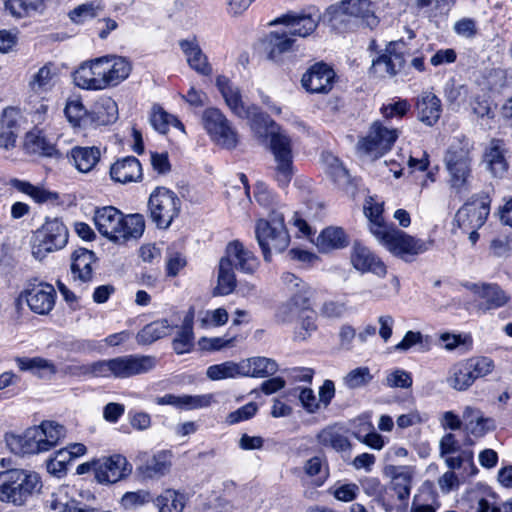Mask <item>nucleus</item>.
<instances>
[{
    "label": "nucleus",
    "mask_w": 512,
    "mask_h": 512,
    "mask_svg": "<svg viewBox=\"0 0 512 512\" xmlns=\"http://www.w3.org/2000/svg\"><path fill=\"white\" fill-rule=\"evenodd\" d=\"M413 380L409 372L403 369H394L387 373L384 384L390 388L407 389L412 386Z\"/></svg>",
    "instance_id": "obj_64"
},
{
    "label": "nucleus",
    "mask_w": 512,
    "mask_h": 512,
    "mask_svg": "<svg viewBox=\"0 0 512 512\" xmlns=\"http://www.w3.org/2000/svg\"><path fill=\"white\" fill-rule=\"evenodd\" d=\"M245 112L246 114L239 118L246 119L250 128L258 136H270L271 130L279 129L276 123L267 114L263 113L258 106L250 104Z\"/></svg>",
    "instance_id": "obj_37"
},
{
    "label": "nucleus",
    "mask_w": 512,
    "mask_h": 512,
    "mask_svg": "<svg viewBox=\"0 0 512 512\" xmlns=\"http://www.w3.org/2000/svg\"><path fill=\"white\" fill-rule=\"evenodd\" d=\"M347 244L348 241L344 231L338 227H328L324 229L316 240V245L322 252L340 249L347 246Z\"/></svg>",
    "instance_id": "obj_48"
},
{
    "label": "nucleus",
    "mask_w": 512,
    "mask_h": 512,
    "mask_svg": "<svg viewBox=\"0 0 512 512\" xmlns=\"http://www.w3.org/2000/svg\"><path fill=\"white\" fill-rule=\"evenodd\" d=\"M491 200L488 196L472 197L456 213V221L464 231L478 230L490 213Z\"/></svg>",
    "instance_id": "obj_16"
},
{
    "label": "nucleus",
    "mask_w": 512,
    "mask_h": 512,
    "mask_svg": "<svg viewBox=\"0 0 512 512\" xmlns=\"http://www.w3.org/2000/svg\"><path fill=\"white\" fill-rule=\"evenodd\" d=\"M96 256L93 251L86 248H78L71 255V273L74 280L83 283L89 282L93 277V264Z\"/></svg>",
    "instance_id": "obj_33"
},
{
    "label": "nucleus",
    "mask_w": 512,
    "mask_h": 512,
    "mask_svg": "<svg viewBox=\"0 0 512 512\" xmlns=\"http://www.w3.org/2000/svg\"><path fill=\"white\" fill-rule=\"evenodd\" d=\"M408 55L402 40L390 42L385 52L372 61L370 73L378 78L393 77L404 67Z\"/></svg>",
    "instance_id": "obj_15"
},
{
    "label": "nucleus",
    "mask_w": 512,
    "mask_h": 512,
    "mask_svg": "<svg viewBox=\"0 0 512 512\" xmlns=\"http://www.w3.org/2000/svg\"><path fill=\"white\" fill-rule=\"evenodd\" d=\"M159 512H182L185 507L184 495L168 489L159 495L155 500Z\"/></svg>",
    "instance_id": "obj_54"
},
{
    "label": "nucleus",
    "mask_w": 512,
    "mask_h": 512,
    "mask_svg": "<svg viewBox=\"0 0 512 512\" xmlns=\"http://www.w3.org/2000/svg\"><path fill=\"white\" fill-rule=\"evenodd\" d=\"M373 375L366 366L356 367L350 370L342 379L343 385L350 389L356 390L364 388L371 383Z\"/></svg>",
    "instance_id": "obj_56"
},
{
    "label": "nucleus",
    "mask_w": 512,
    "mask_h": 512,
    "mask_svg": "<svg viewBox=\"0 0 512 512\" xmlns=\"http://www.w3.org/2000/svg\"><path fill=\"white\" fill-rule=\"evenodd\" d=\"M64 426L54 421H43L22 434L6 435V445L16 455L39 454L57 446L65 437Z\"/></svg>",
    "instance_id": "obj_2"
},
{
    "label": "nucleus",
    "mask_w": 512,
    "mask_h": 512,
    "mask_svg": "<svg viewBox=\"0 0 512 512\" xmlns=\"http://www.w3.org/2000/svg\"><path fill=\"white\" fill-rule=\"evenodd\" d=\"M101 152L97 147H74L70 152V159L79 172L88 173L99 162Z\"/></svg>",
    "instance_id": "obj_42"
},
{
    "label": "nucleus",
    "mask_w": 512,
    "mask_h": 512,
    "mask_svg": "<svg viewBox=\"0 0 512 512\" xmlns=\"http://www.w3.org/2000/svg\"><path fill=\"white\" fill-rule=\"evenodd\" d=\"M464 287L471 291L479 300V309L486 312L505 306L510 296L495 283L466 282Z\"/></svg>",
    "instance_id": "obj_21"
},
{
    "label": "nucleus",
    "mask_w": 512,
    "mask_h": 512,
    "mask_svg": "<svg viewBox=\"0 0 512 512\" xmlns=\"http://www.w3.org/2000/svg\"><path fill=\"white\" fill-rule=\"evenodd\" d=\"M156 402L159 405H171L182 410H194L209 407L214 402V395L166 394L158 397Z\"/></svg>",
    "instance_id": "obj_32"
},
{
    "label": "nucleus",
    "mask_w": 512,
    "mask_h": 512,
    "mask_svg": "<svg viewBox=\"0 0 512 512\" xmlns=\"http://www.w3.org/2000/svg\"><path fill=\"white\" fill-rule=\"evenodd\" d=\"M18 299L25 301L33 313L48 315L55 306L56 291L48 283H29L19 294Z\"/></svg>",
    "instance_id": "obj_17"
},
{
    "label": "nucleus",
    "mask_w": 512,
    "mask_h": 512,
    "mask_svg": "<svg viewBox=\"0 0 512 512\" xmlns=\"http://www.w3.org/2000/svg\"><path fill=\"white\" fill-rule=\"evenodd\" d=\"M236 287V277L232 263L229 258H221L218 267L217 286L214 288V295H229Z\"/></svg>",
    "instance_id": "obj_45"
},
{
    "label": "nucleus",
    "mask_w": 512,
    "mask_h": 512,
    "mask_svg": "<svg viewBox=\"0 0 512 512\" xmlns=\"http://www.w3.org/2000/svg\"><path fill=\"white\" fill-rule=\"evenodd\" d=\"M474 382L476 379L485 377L494 369V362L488 357H473L465 360Z\"/></svg>",
    "instance_id": "obj_62"
},
{
    "label": "nucleus",
    "mask_w": 512,
    "mask_h": 512,
    "mask_svg": "<svg viewBox=\"0 0 512 512\" xmlns=\"http://www.w3.org/2000/svg\"><path fill=\"white\" fill-rule=\"evenodd\" d=\"M351 263L361 273H373L378 277L387 274V267L384 262L368 247L355 243L351 251Z\"/></svg>",
    "instance_id": "obj_24"
},
{
    "label": "nucleus",
    "mask_w": 512,
    "mask_h": 512,
    "mask_svg": "<svg viewBox=\"0 0 512 512\" xmlns=\"http://www.w3.org/2000/svg\"><path fill=\"white\" fill-rule=\"evenodd\" d=\"M335 13L339 17L348 16L359 19L370 28L378 24V19L369 0H343L335 8Z\"/></svg>",
    "instance_id": "obj_26"
},
{
    "label": "nucleus",
    "mask_w": 512,
    "mask_h": 512,
    "mask_svg": "<svg viewBox=\"0 0 512 512\" xmlns=\"http://www.w3.org/2000/svg\"><path fill=\"white\" fill-rule=\"evenodd\" d=\"M473 143L464 135L455 136L445 153L449 183L456 192L467 190L472 174Z\"/></svg>",
    "instance_id": "obj_6"
},
{
    "label": "nucleus",
    "mask_w": 512,
    "mask_h": 512,
    "mask_svg": "<svg viewBox=\"0 0 512 512\" xmlns=\"http://www.w3.org/2000/svg\"><path fill=\"white\" fill-rule=\"evenodd\" d=\"M484 160L490 172L496 177H502L508 170L505 149L503 143L499 140L491 141L485 152Z\"/></svg>",
    "instance_id": "obj_41"
},
{
    "label": "nucleus",
    "mask_w": 512,
    "mask_h": 512,
    "mask_svg": "<svg viewBox=\"0 0 512 512\" xmlns=\"http://www.w3.org/2000/svg\"><path fill=\"white\" fill-rule=\"evenodd\" d=\"M255 237L266 262L271 261L272 251L283 252L290 243L283 213L272 211L268 219H258L255 224Z\"/></svg>",
    "instance_id": "obj_8"
},
{
    "label": "nucleus",
    "mask_w": 512,
    "mask_h": 512,
    "mask_svg": "<svg viewBox=\"0 0 512 512\" xmlns=\"http://www.w3.org/2000/svg\"><path fill=\"white\" fill-rule=\"evenodd\" d=\"M463 418L466 421V427L476 437H482L487 432L496 428L494 419L484 417L483 413L474 407L466 406L463 411Z\"/></svg>",
    "instance_id": "obj_39"
},
{
    "label": "nucleus",
    "mask_w": 512,
    "mask_h": 512,
    "mask_svg": "<svg viewBox=\"0 0 512 512\" xmlns=\"http://www.w3.org/2000/svg\"><path fill=\"white\" fill-rule=\"evenodd\" d=\"M170 332L171 326L166 319L157 320L141 329L136 339L139 344L147 345L169 335Z\"/></svg>",
    "instance_id": "obj_50"
},
{
    "label": "nucleus",
    "mask_w": 512,
    "mask_h": 512,
    "mask_svg": "<svg viewBox=\"0 0 512 512\" xmlns=\"http://www.w3.org/2000/svg\"><path fill=\"white\" fill-rule=\"evenodd\" d=\"M75 490L69 485L55 488L46 500L49 512H111L101 511L75 499Z\"/></svg>",
    "instance_id": "obj_19"
},
{
    "label": "nucleus",
    "mask_w": 512,
    "mask_h": 512,
    "mask_svg": "<svg viewBox=\"0 0 512 512\" xmlns=\"http://www.w3.org/2000/svg\"><path fill=\"white\" fill-rule=\"evenodd\" d=\"M102 377L127 379L148 373L156 366V358L150 355H123L107 360H101Z\"/></svg>",
    "instance_id": "obj_9"
},
{
    "label": "nucleus",
    "mask_w": 512,
    "mask_h": 512,
    "mask_svg": "<svg viewBox=\"0 0 512 512\" xmlns=\"http://www.w3.org/2000/svg\"><path fill=\"white\" fill-rule=\"evenodd\" d=\"M68 242V230L57 218L48 219L34 234L33 255L62 249Z\"/></svg>",
    "instance_id": "obj_14"
},
{
    "label": "nucleus",
    "mask_w": 512,
    "mask_h": 512,
    "mask_svg": "<svg viewBox=\"0 0 512 512\" xmlns=\"http://www.w3.org/2000/svg\"><path fill=\"white\" fill-rule=\"evenodd\" d=\"M364 213L370 221V231L374 235V228L376 226L381 227L383 230H387L390 226L386 225L382 218L383 204L376 203L372 198L366 201L364 205Z\"/></svg>",
    "instance_id": "obj_60"
},
{
    "label": "nucleus",
    "mask_w": 512,
    "mask_h": 512,
    "mask_svg": "<svg viewBox=\"0 0 512 512\" xmlns=\"http://www.w3.org/2000/svg\"><path fill=\"white\" fill-rule=\"evenodd\" d=\"M445 462L451 471L463 469L467 476L475 475L478 471L473 462V452L471 450L462 451L458 456H448L445 458Z\"/></svg>",
    "instance_id": "obj_58"
},
{
    "label": "nucleus",
    "mask_w": 512,
    "mask_h": 512,
    "mask_svg": "<svg viewBox=\"0 0 512 512\" xmlns=\"http://www.w3.org/2000/svg\"><path fill=\"white\" fill-rule=\"evenodd\" d=\"M56 82V68L54 64L47 63L38 69L29 80V88L38 95L49 92Z\"/></svg>",
    "instance_id": "obj_43"
},
{
    "label": "nucleus",
    "mask_w": 512,
    "mask_h": 512,
    "mask_svg": "<svg viewBox=\"0 0 512 512\" xmlns=\"http://www.w3.org/2000/svg\"><path fill=\"white\" fill-rule=\"evenodd\" d=\"M93 471L99 483L110 484L129 476L132 466L123 455L115 454L93 461Z\"/></svg>",
    "instance_id": "obj_18"
},
{
    "label": "nucleus",
    "mask_w": 512,
    "mask_h": 512,
    "mask_svg": "<svg viewBox=\"0 0 512 512\" xmlns=\"http://www.w3.org/2000/svg\"><path fill=\"white\" fill-rule=\"evenodd\" d=\"M193 313L189 312L182 323V327L173 340V349L177 354L190 351L193 346Z\"/></svg>",
    "instance_id": "obj_52"
},
{
    "label": "nucleus",
    "mask_w": 512,
    "mask_h": 512,
    "mask_svg": "<svg viewBox=\"0 0 512 512\" xmlns=\"http://www.w3.org/2000/svg\"><path fill=\"white\" fill-rule=\"evenodd\" d=\"M243 365L242 361L236 363L233 361H226L221 364H216L208 367L207 377L211 380H221L226 378L243 377L242 376Z\"/></svg>",
    "instance_id": "obj_55"
},
{
    "label": "nucleus",
    "mask_w": 512,
    "mask_h": 512,
    "mask_svg": "<svg viewBox=\"0 0 512 512\" xmlns=\"http://www.w3.org/2000/svg\"><path fill=\"white\" fill-rule=\"evenodd\" d=\"M270 149L274 156L275 179L279 186H287L293 176L292 143L282 129L270 131Z\"/></svg>",
    "instance_id": "obj_12"
},
{
    "label": "nucleus",
    "mask_w": 512,
    "mask_h": 512,
    "mask_svg": "<svg viewBox=\"0 0 512 512\" xmlns=\"http://www.w3.org/2000/svg\"><path fill=\"white\" fill-rule=\"evenodd\" d=\"M455 1L456 0H414L416 7L430 18L447 15L455 4Z\"/></svg>",
    "instance_id": "obj_57"
},
{
    "label": "nucleus",
    "mask_w": 512,
    "mask_h": 512,
    "mask_svg": "<svg viewBox=\"0 0 512 512\" xmlns=\"http://www.w3.org/2000/svg\"><path fill=\"white\" fill-rule=\"evenodd\" d=\"M201 122L214 144L228 150L236 148L239 142L238 132L220 109L206 108L202 113Z\"/></svg>",
    "instance_id": "obj_10"
},
{
    "label": "nucleus",
    "mask_w": 512,
    "mask_h": 512,
    "mask_svg": "<svg viewBox=\"0 0 512 512\" xmlns=\"http://www.w3.org/2000/svg\"><path fill=\"white\" fill-rule=\"evenodd\" d=\"M44 7V0H7L5 8L16 18L30 16L32 13L39 12Z\"/></svg>",
    "instance_id": "obj_53"
},
{
    "label": "nucleus",
    "mask_w": 512,
    "mask_h": 512,
    "mask_svg": "<svg viewBox=\"0 0 512 512\" xmlns=\"http://www.w3.org/2000/svg\"><path fill=\"white\" fill-rule=\"evenodd\" d=\"M336 73L328 64L318 62L302 76V87L309 93L327 94L335 83Z\"/></svg>",
    "instance_id": "obj_20"
},
{
    "label": "nucleus",
    "mask_w": 512,
    "mask_h": 512,
    "mask_svg": "<svg viewBox=\"0 0 512 512\" xmlns=\"http://www.w3.org/2000/svg\"><path fill=\"white\" fill-rule=\"evenodd\" d=\"M11 185L18 191L30 196L37 203H45L58 199V195L56 193L51 192L42 186L32 185L26 181L13 179L11 180Z\"/></svg>",
    "instance_id": "obj_51"
},
{
    "label": "nucleus",
    "mask_w": 512,
    "mask_h": 512,
    "mask_svg": "<svg viewBox=\"0 0 512 512\" xmlns=\"http://www.w3.org/2000/svg\"><path fill=\"white\" fill-rule=\"evenodd\" d=\"M181 210L177 194L165 187H157L148 200L149 217L159 229H167Z\"/></svg>",
    "instance_id": "obj_11"
},
{
    "label": "nucleus",
    "mask_w": 512,
    "mask_h": 512,
    "mask_svg": "<svg viewBox=\"0 0 512 512\" xmlns=\"http://www.w3.org/2000/svg\"><path fill=\"white\" fill-rule=\"evenodd\" d=\"M318 440L321 445L331 447L335 451L341 453H349L352 448V444L348 437L333 427L323 429L318 434Z\"/></svg>",
    "instance_id": "obj_49"
},
{
    "label": "nucleus",
    "mask_w": 512,
    "mask_h": 512,
    "mask_svg": "<svg viewBox=\"0 0 512 512\" xmlns=\"http://www.w3.org/2000/svg\"><path fill=\"white\" fill-rule=\"evenodd\" d=\"M416 108L418 119L428 126H433L442 113L441 100L432 92L427 91L418 98Z\"/></svg>",
    "instance_id": "obj_34"
},
{
    "label": "nucleus",
    "mask_w": 512,
    "mask_h": 512,
    "mask_svg": "<svg viewBox=\"0 0 512 512\" xmlns=\"http://www.w3.org/2000/svg\"><path fill=\"white\" fill-rule=\"evenodd\" d=\"M216 86L232 114L238 118L244 116L248 105L243 101L240 88L223 75L217 77Z\"/></svg>",
    "instance_id": "obj_30"
},
{
    "label": "nucleus",
    "mask_w": 512,
    "mask_h": 512,
    "mask_svg": "<svg viewBox=\"0 0 512 512\" xmlns=\"http://www.w3.org/2000/svg\"><path fill=\"white\" fill-rule=\"evenodd\" d=\"M398 136L397 129L387 128L376 121L371 125L367 135L359 139L357 150L373 160L378 159L391 149Z\"/></svg>",
    "instance_id": "obj_13"
},
{
    "label": "nucleus",
    "mask_w": 512,
    "mask_h": 512,
    "mask_svg": "<svg viewBox=\"0 0 512 512\" xmlns=\"http://www.w3.org/2000/svg\"><path fill=\"white\" fill-rule=\"evenodd\" d=\"M361 487L364 493L373 498L386 512H392L395 509V503L388 494V488L383 485L378 478L366 477L361 481Z\"/></svg>",
    "instance_id": "obj_38"
},
{
    "label": "nucleus",
    "mask_w": 512,
    "mask_h": 512,
    "mask_svg": "<svg viewBox=\"0 0 512 512\" xmlns=\"http://www.w3.org/2000/svg\"><path fill=\"white\" fill-rule=\"evenodd\" d=\"M152 500V496L148 490H137L132 492H126L121 497V506L125 510H135L139 507L144 506Z\"/></svg>",
    "instance_id": "obj_61"
},
{
    "label": "nucleus",
    "mask_w": 512,
    "mask_h": 512,
    "mask_svg": "<svg viewBox=\"0 0 512 512\" xmlns=\"http://www.w3.org/2000/svg\"><path fill=\"white\" fill-rule=\"evenodd\" d=\"M179 45L186 56L187 63L193 70L206 76L212 73L211 65L195 39L181 40Z\"/></svg>",
    "instance_id": "obj_35"
},
{
    "label": "nucleus",
    "mask_w": 512,
    "mask_h": 512,
    "mask_svg": "<svg viewBox=\"0 0 512 512\" xmlns=\"http://www.w3.org/2000/svg\"><path fill=\"white\" fill-rule=\"evenodd\" d=\"M98 231L116 243H124L139 238L145 228L144 219L139 214L124 216L113 206L98 208L94 214Z\"/></svg>",
    "instance_id": "obj_4"
},
{
    "label": "nucleus",
    "mask_w": 512,
    "mask_h": 512,
    "mask_svg": "<svg viewBox=\"0 0 512 512\" xmlns=\"http://www.w3.org/2000/svg\"><path fill=\"white\" fill-rule=\"evenodd\" d=\"M323 163L326 166L327 174L341 188L348 190L351 185V178L340 160L331 153L322 154Z\"/></svg>",
    "instance_id": "obj_47"
},
{
    "label": "nucleus",
    "mask_w": 512,
    "mask_h": 512,
    "mask_svg": "<svg viewBox=\"0 0 512 512\" xmlns=\"http://www.w3.org/2000/svg\"><path fill=\"white\" fill-rule=\"evenodd\" d=\"M475 512H500L496 494L487 486L477 485L467 493Z\"/></svg>",
    "instance_id": "obj_36"
},
{
    "label": "nucleus",
    "mask_w": 512,
    "mask_h": 512,
    "mask_svg": "<svg viewBox=\"0 0 512 512\" xmlns=\"http://www.w3.org/2000/svg\"><path fill=\"white\" fill-rule=\"evenodd\" d=\"M64 426L54 421H43L22 434L6 435V445L16 455L39 454L57 446L65 437Z\"/></svg>",
    "instance_id": "obj_3"
},
{
    "label": "nucleus",
    "mask_w": 512,
    "mask_h": 512,
    "mask_svg": "<svg viewBox=\"0 0 512 512\" xmlns=\"http://www.w3.org/2000/svg\"><path fill=\"white\" fill-rule=\"evenodd\" d=\"M415 470L411 466L393 467L391 470L390 488L396 494L399 504L394 511L404 512L408 507Z\"/></svg>",
    "instance_id": "obj_23"
},
{
    "label": "nucleus",
    "mask_w": 512,
    "mask_h": 512,
    "mask_svg": "<svg viewBox=\"0 0 512 512\" xmlns=\"http://www.w3.org/2000/svg\"><path fill=\"white\" fill-rule=\"evenodd\" d=\"M111 179L126 184L137 182L142 178V167L134 156H127L114 162L110 167Z\"/></svg>",
    "instance_id": "obj_31"
},
{
    "label": "nucleus",
    "mask_w": 512,
    "mask_h": 512,
    "mask_svg": "<svg viewBox=\"0 0 512 512\" xmlns=\"http://www.w3.org/2000/svg\"><path fill=\"white\" fill-rule=\"evenodd\" d=\"M139 473L144 478L159 479L170 472L172 466V453L168 450L158 451L153 455L147 453L139 457Z\"/></svg>",
    "instance_id": "obj_25"
},
{
    "label": "nucleus",
    "mask_w": 512,
    "mask_h": 512,
    "mask_svg": "<svg viewBox=\"0 0 512 512\" xmlns=\"http://www.w3.org/2000/svg\"><path fill=\"white\" fill-rule=\"evenodd\" d=\"M103 6L99 1H91L78 5L69 12V18L72 22L80 24L84 21L95 17L98 11L102 10Z\"/></svg>",
    "instance_id": "obj_59"
},
{
    "label": "nucleus",
    "mask_w": 512,
    "mask_h": 512,
    "mask_svg": "<svg viewBox=\"0 0 512 512\" xmlns=\"http://www.w3.org/2000/svg\"><path fill=\"white\" fill-rule=\"evenodd\" d=\"M15 362L21 371H29L38 377L55 375L57 373L56 365L42 357H17Z\"/></svg>",
    "instance_id": "obj_44"
},
{
    "label": "nucleus",
    "mask_w": 512,
    "mask_h": 512,
    "mask_svg": "<svg viewBox=\"0 0 512 512\" xmlns=\"http://www.w3.org/2000/svg\"><path fill=\"white\" fill-rule=\"evenodd\" d=\"M223 258H229L233 268L243 273L252 274L259 267L257 257L239 241H232L227 245Z\"/></svg>",
    "instance_id": "obj_28"
},
{
    "label": "nucleus",
    "mask_w": 512,
    "mask_h": 512,
    "mask_svg": "<svg viewBox=\"0 0 512 512\" xmlns=\"http://www.w3.org/2000/svg\"><path fill=\"white\" fill-rule=\"evenodd\" d=\"M374 236L393 256L405 262H411L418 255L429 251L434 245L433 239L416 238L393 226L387 230L376 226Z\"/></svg>",
    "instance_id": "obj_7"
},
{
    "label": "nucleus",
    "mask_w": 512,
    "mask_h": 512,
    "mask_svg": "<svg viewBox=\"0 0 512 512\" xmlns=\"http://www.w3.org/2000/svg\"><path fill=\"white\" fill-rule=\"evenodd\" d=\"M242 376L265 378L274 375L278 370L275 360L267 357H251L242 360Z\"/></svg>",
    "instance_id": "obj_40"
},
{
    "label": "nucleus",
    "mask_w": 512,
    "mask_h": 512,
    "mask_svg": "<svg viewBox=\"0 0 512 512\" xmlns=\"http://www.w3.org/2000/svg\"><path fill=\"white\" fill-rule=\"evenodd\" d=\"M151 124L162 134L168 131L170 125L183 128L182 123L174 116L166 113L162 109L154 110L151 116Z\"/></svg>",
    "instance_id": "obj_63"
},
{
    "label": "nucleus",
    "mask_w": 512,
    "mask_h": 512,
    "mask_svg": "<svg viewBox=\"0 0 512 512\" xmlns=\"http://www.w3.org/2000/svg\"><path fill=\"white\" fill-rule=\"evenodd\" d=\"M310 308V297L306 294H293L285 303L281 304L275 314L276 320L282 324H289L306 314Z\"/></svg>",
    "instance_id": "obj_29"
},
{
    "label": "nucleus",
    "mask_w": 512,
    "mask_h": 512,
    "mask_svg": "<svg viewBox=\"0 0 512 512\" xmlns=\"http://www.w3.org/2000/svg\"><path fill=\"white\" fill-rule=\"evenodd\" d=\"M131 71L132 64L126 57L111 54L85 61L73 77L78 87L97 91L118 86Z\"/></svg>",
    "instance_id": "obj_1"
},
{
    "label": "nucleus",
    "mask_w": 512,
    "mask_h": 512,
    "mask_svg": "<svg viewBox=\"0 0 512 512\" xmlns=\"http://www.w3.org/2000/svg\"><path fill=\"white\" fill-rule=\"evenodd\" d=\"M296 40L283 29L271 31L262 41L264 52L269 60L279 62L285 53L293 50Z\"/></svg>",
    "instance_id": "obj_27"
},
{
    "label": "nucleus",
    "mask_w": 512,
    "mask_h": 512,
    "mask_svg": "<svg viewBox=\"0 0 512 512\" xmlns=\"http://www.w3.org/2000/svg\"><path fill=\"white\" fill-rule=\"evenodd\" d=\"M321 16L319 13L311 14H285L271 24H283V29L290 35V37L299 36L307 37L312 34L319 25Z\"/></svg>",
    "instance_id": "obj_22"
},
{
    "label": "nucleus",
    "mask_w": 512,
    "mask_h": 512,
    "mask_svg": "<svg viewBox=\"0 0 512 512\" xmlns=\"http://www.w3.org/2000/svg\"><path fill=\"white\" fill-rule=\"evenodd\" d=\"M446 382L449 387L457 391H466L473 385V376L465 360L454 364L450 368Z\"/></svg>",
    "instance_id": "obj_46"
},
{
    "label": "nucleus",
    "mask_w": 512,
    "mask_h": 512,
    "mask_svg": "<svg viewBox=\"0 0 512 512\" xmlns=\"http://www.w3.org/2000/svg\"><path fill=\"white\" fill-rule=\"evenodd\" d=\"M40 475L31 470L10 469L0 472V501L23 506L42 489Z\"/></svg>",
    "instance_id": "obj_5"
}]
</instances>
